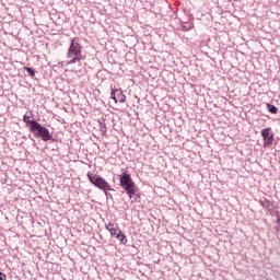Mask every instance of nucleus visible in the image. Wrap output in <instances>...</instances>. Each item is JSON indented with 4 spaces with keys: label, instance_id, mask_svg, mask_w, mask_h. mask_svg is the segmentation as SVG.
<instances>
[{
    "label": "nucleus",
    "instance_id": "nucleus-1",
    "mask_svg": "<svg viewBox=\"0 0 280 280\" xmlns=\"http://www.w3.org/2000/svg\"><path fill=\"white\" fill-rule=\"evenodd\" d=\"M82 44H80V39L72 38L70 42V46L68 48L66 58L68 59V65H75L78 63L79 67H82Z\"/></svg>",
    "mask_w": 280,
    "mask_h": 280
},
{
    "label": "nucleus",
    "instance_id": "nucleus-2",
    "mask_svg": "<svg viewBox=\"0 0 280 280\" xmlns=\"http://www.w3.org/2000/svg\"><path fill=\"white\" fill-rule=\"evenodd\" d=\"M119 187L124 189L130 200H132V196L139 191L137 184L132 180V176L126 171L119 175Z\"/></svg>",
    "mask_w": 280,
    "mask_h": 280
},
{
    "label": "nucleus",
    "instance_id": "nucleus-3",
    "mask_svg": "<svg viewBox=\"0 0 280 280\" xmlns=\"http://www.w3.org/2000/svg\"><path fill=\"white\" fill-rule=\"evenodd\" d=\"M88 178H89L90 183L92 185H94V187H97V189H101V191H104L105 196H108V191H115V189H113L110 187V184H108V182H106V179H104V177H102L97 174H93V173L89 172Z\"/></svg>",
    "mask_w": 280,
    "mask_h": 280
},
{
    "label": "nucleus",
    "instance_id": "nucleus-4",
    "mask_svg": "<svg viewBox=\"0 0 280 280\" xmlns=\"http://www.w3.org/2000/svg\"><path fill=\"white\" fill-rule=\"evenodd\" d=\"M33 126L28 129L32 135L35 137L42 139V141H51L54 137L49 132V129H47L45 126H42L40 122H32Z\"/></svg>",
    "mask_w": 280,
    "mask_h": 280
},
{
    "label": "nucleus",
    "instance_id": "nucleus-5",
    "mask_svg": "<svg viewBox=\"0 0 280 280\" xmlns=\"http://www.w3.org/2000/svg\"><path fill=\"white\" fill-rule=\"evenodd\" d=\"M260 136L262 137L264 148H271L275 142V131H272V128L268 127L262 129Z\"/></svg>",
    "mask_w": 280,
    "mask_h": 280
},
{
    "label": "nucleus",
    "instance_id": "nucleus-6",
    "mask_svg": "<svg viewBox=\"0 0 280 280\" xmlns=\"http://www.w3.org/2000/svg\"><path fill=\"white\" fill-rule=\"evenodd\" d=\"M110 97L116 104L117 102H119L120 104H124V102H126V94H124V91H121V89H112Z\"/></svg>",
    "mask_w": 280,
    "mask_h": 280
},
{
    "label": "nucleus",
    "instance_id": "nucleus-7",
    "mask_svg": "<svg viewBox=\"0 0 280 280\" xmlns=\"http://www.w3.org/2000/svg\"><path fill=\"white\" fill-rule=\"evenodd\" d=\"M259 205H261L262 209H266L267 211H272L271 207H275L272 201L270 199L264 197L262 199L259 200Z\"/></svg>",
    "mask_w": 280,
    "mask_h": 280
},
{
    "label": "nucleus",
    "instance_id": "nucleus-8",
    "mask_svg": "<svg viewBox=\"0 0 280 280\" xmlns=\"http://www.w3.org/2000/svg\"><path fill=\"white\" fill-rule=\"evenodd\" d=\"M116 240L120 242V244H128V237L121 232V230H118V233L116 234Z\"/></svg>",
    "mask_w": 280,
    "mask_h": 280
},
{
    "label": "nucleus",
    "instance_id": "nucleus-9",
    "mask_svg": "<svg viewBox=\"0 0 280 280\" xmlns=\"http://www.w3.org/2000/svg\"><path fill=\"white\" fill-rule=\"evenodd\" d=\"M31 118H32V116H28L27 114H25L23 116V121H24V124H26V126H28V130L32 128L33 122H37L38 121L36 119H31Z\"/></svg>",
    "mask_w": 280,
    "mask_h": 280
},
{
    "label": "nucleus",
    "instance_id": "nucleus-10",
    "mask_svg": "<svg viewBox=\"0 0 280 280\" xmlns=\"http://www.w3.org/2000/svg\"><path fill=\"white\" fill-rule=\"evenodd\" d=\"M266 108L271 115H277V113H279V108H277V106H275L273 104L267 103Z\"/></svg>",
    "mask_w": 280,
    "mask_h": 280
},
{
    "label": "nucleus",
    "instance_id": "nucleus-11",
    "mask_svg": "<svg viewBox=\"0 0 280 280\" xmlns=\"http://www.w3.org/2000/svg\"><path fill=\"white\" fill-rule=\"evenodd\" d=\"M24 71H26V73H28V75L31 78H34V75H36V70H34V68H30V67L25 66Z\"/></svg>",
    "mask_w": 280,
    "mask_h": 280
},
{
    "label": "nucleus",
    "instance_id": "nucleus-12",
    "mask_svg": "<svg viewBox=\"0 0 280 280\" xmlns=\"http://www.w3.org/2000/svg\"><path fill=\"white\" fill-rule=\"evenodd\" d=\"M132 198H133L132 202H141V192L136 191Z\"/></svg>",
    "mask_w": 280,
    "mask_h": 280
},
{
    "label": "nucleus",
    "instance_id": "nucleus-13",
    "mask_svg": "<svg viewBox=\"0 0 280 280\" xmlns=\"http://www.w3.org/2000/svg\"><path fill=\"white\" fill-rule=\"evenodd\" d=\"M100 130L101 132H103V135L106 133L107 128H106V122H104V120L100 121Z\"/></svg>",
    "mask_w": 280,
    "mask_h": 280
},
{
    "label": "nucleus",
    "instance_id": "nucleus-14",
    "mask_svg": "<svg viewBox=\"0 0 280 280\" xmlns=\"http://www.w3.org/2000/svg\"><path fill=\"white\" fill-rule=\"evenodd\" d=\"M182 30L184 32H189V30H191V24H189V23L182 24Z\"/></svg>",
    "mask_w": 280,
    "mask_h": 280
},
{
    "label": "nucleus",
    "instance_id": "nucleus-15",
    "mask_svg": "<svg viewBox=\"0 0 280 280\" xmlns=\"http://www.w3.org/2000/svg\"><path fill=\"white\" fill-rule=\"evenodd\" d=\"M108 231H109L112 237H117V233H118V232H117V229L110 228V229H108Z\"/></svg>",
    "mask_w": 280,
    "mask_h": 280
},
{
    "label": "nucleus",
    "instance_id": "nucleus-16",
    "mask_svg": "<svg viewBox=\"0 0 280 280\" xmlns=\"http://www.w3.org/2000/svg\"><path fill=\"white\" fill-rule=\"evenodd\" d=\"M8 276H5V273L0 271V280H7Z\"/></svg>",
    "mask_w": 280,
    "mask_h": 280
},
{
    "label": "nucleus",
    "instance_id": "nucleus-17",
    "mask_svg": "<svg viewBox=\"0 0 280 280\" xmlns=\"http://www.w3.org/2000/svg\"><path fill=\"white\" fill-rule=\"evenodd\" d=\"M113 226H115V224L109 223L108 225L105 226V229L108 231V229H113Z\"/></svg>",
    "mask_w": 280,
    "mask_h": 280
},
{
    "label": "nucleus",
    "instance_id": "nucleus-18",
    "mask_svg": "<svg viewBox=\"0 0 280 280\" xmlns=\"http://www.w3.org/2000/svg\"><path fill=\"white\" fill-rule=\"evenodd\" d=\"M277 224L280 225V215L279 214H277Z\"/></svg>",
    "mask_w": 280,
    "mask_h": 280
},
{
    "label": "nucleus",
    "instance_id": "nucleus-19",
    "mask_svg": "<svg viewBox=\"0 0 280 280\" xmlns=\"http://www.w3.org/2000/svg\"><path fill=\"white\" fill-rule=\"evenodd\" d=\"M107 198H113V195L108 194L106 195Z\"/></svg>",
    "mask_w": 280,
    "mask_h": 280
}]
</instances>
